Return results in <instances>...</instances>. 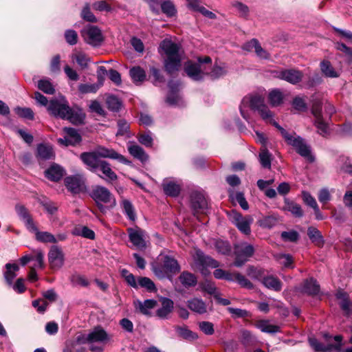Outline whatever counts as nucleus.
Listing matches in <instances>:
<instances>
[{"mask_svg": "<svg viewBox=\"0 0 352 352\" xmlns=\"http://www.w3.org/2000/svg\"><path fill=\"white\" fill-rule=\"evenodd\" d=\"M160 47L166 56L164 60L166 72L173 74L179 71L184 55L181 46L170 40H164L160 44Z\"/></svg>", "mask_w": 352, "mask_h": 352, "instance_id": "f257e3e1", "label": "nucleus"}, {"mask_svg": "<svg viewBox=\"0 0 352 352\" xmlns=\"http://www.w3.org/2000/svg\"><path fill=\"white\" fill-rule=\"evenodd\" d=\"M264 102V98L258 95H250L244 97L239 107L243 118L247 120L249 119V113L246 109L250 108L252 110L258 111L264 120L271 121L272 113L265 104Z\"/></svg>", "mask_w": 352, "mask_h": 352, "instance_id": "f03ea898", "label": "nucleus"}, {"mask_svg": "<svg viewBox=\"0 0 352 352\" xmlns=\"http://www.w3.org/2000/svg\"><path fill=\"white\" fill-rule=\"evenodd\" d=\"M283 137L286 142L293 146L299 155L311 162H314V158L311 153L310 148L304 139L296 135L295 133L290 134L287 131H283Z\"/></svg>", "mask_w": 352, "mask_h": 352, "instance_id": "7ed1b4c3", "label": "nucleus"}, {"mask_svg": "<svg viewBox=\"0 0 352 352\" xmlns=\"http://www.w3.org/2000/svg\"><path fill=\"white\" fill-rule=\"evenodd\" d=\"M254 252L253 245L246 242L238 243L234 247V254L236 256L234 265L236 267L242 266L248 259L252 257Z\"/></svg>", "mask_w": 352, "mask_h": 352, "instance_id": "20e7f679", "label": "nucleus"}, {"mask_svg": "<svg viewBox=\"0 0 352 352\" xmlns=\"http://www.w3.org/2000/svg\"><path fill=\"white\" fill-rule=\"evenodd\" d=\"M230 221L243 234L248 235L250 233V225L253 219L250 216H243L236 210L228 212Z\"/></svg>", "mask_w": 352, "mask_h": 352, "instance_id": "39448f33", "label": "nucleus"}, {"mask_svg": "<svg viewBox=\"0 0 352 352\" xmlns=\"http://www.w3.org/2000/svg\"><path fill=\"white\" fill-rule=\"evenodd\" d=\"M272 74L274 77L285 80L292 85L300 82L304 76L302 72L293 68L274 70Z\"/></svg>", "mask_w": 352, "mask_h": 352, "instance_id": "423d86ee", "label": "nucleus"}, {"mask_svg": "<svg viewBox=\"0 0 352 352\" xmlns=\"http://www.w3.org/2000/svg\"><path fill=\"white\" fill-rule=\"evenodd\" d=\"M48 111L55 117L65 119L69 111V106L67 101L62 100H52L47 107Z\"/></svg>", "mask_w": 352, "mask_h": 352, "instance_id": "0eeeda50", "label": "nucleus"}, {"mask_svg": "<svg viewBox=\"0 0 352 352\" xmlns=\"http://www.w3.org/2000/svg\"><path fill=\"white\" fill-rule=\"evenodd\" d=\"M65 184L67 188L73 193H79L86 190L85 179L82 175L65 177Z\"/></svg>", "mask_w": 352, "mask_h": 352, "instance_id": "6e6552de", "label": "nucleus"}, {"mask_svg": "<svg viewBox=\"0 0 352 352\" xmlns=\"http://www.w3.org/2000/svg\"><path fill=\"white\" fill-rule=\"evenodd\" d=\"M342 337L341 336H336L334 340L338 343L337 344H333L328 343L327 344L320 342L315 338H309V342L312 349L316 352H328L332 349L339 351L341 347L340 342L342 341Z\"/></svg>", "mask_w": 352, "mask_h": 352, "instance_id": "1a4fd4ad", "label": "nucleus"}, {"mask_svg": "<svg viewBox=\"0 0 352 352\" xmlns=\"http://www.w3.org/2000/svg\"><path fill=\"white\" fill-rule=\"evenodd\" d=\"M85 41L92 45H98L102 41L101 30L96 26L89 25L82 32Z\"/></svg>", "mask_w": 352, "mask_h": 352, "instance_id": "9d476101", "label": "nucleus"}, {"mask_svg": "<svg viewBox=\"0 0 352 352\" xmlns=\"http://www.w3.org/2000/svg\"><path fill=\"white\" fill-rule=\"evenodd\" d=\"M48 260L52 270L60 269L64 264V254L61 249L57 246H52L48 253Z\"/></svg>", "mask_w": 352, "mask_h": 352, "instance_id": "9b49d317", "label": "nucleus"}, {"mask_svg": "<svg viewBox=\"0 0 352 352\" xmlns=\"http://www.w3.org/2000/svg\"><path fill=\"white\" fill-rule=\"evenodd\" d=\"M94 151L99 158L103 157L117 160L120 162L127 165H130L131 163V161L127 160L124 156L119 154L111 148H107L104 146H98Z\"/></svg>", "mask_w": 352, "mask_h": 352, "instance_id": "f8f14e48", "label": "nucleus"}, {"mask_svg": "<svg viewBox=\"0 0 352 352\" xmlns=\"http://www.w3.org/2000/svg\"><path fill=\"white\" fill-rule=\"evenodd\" d=\"M91 197L96 202H102L104 204L112 203L116 204V200L110 191L105 187L98 186L91 192Z\"/></svg>", "mask_w": 352, "mask_h": 352, "instance_id": "ddd939ff", "label": "nucleus"}, {"mask_svg": "<svg viewBox=\"0 0 352 352\" xmlns=\"http://www.w3.org/2000/svg\"><path fill=\"white\" fill-rule=\"evenodd\" d=\"M129 236L130 241L139 249L146 248L145 232L140 228H129Z\"/></svg>", "mask_w": 352, "mask_h": 352, "instance_id": "4468645a", "label": "nucleus"}, {"mask_svg": "<svg viewBox=\"0 0 352 352\" xmlns=\"http://www.w3.org/2000/svg\"><path fill=\"white\" fill-rule=\"evenodd\" d=\"M193 259L195 265L199 268H204L206 267H211L216 268L219 267V264L218 261L214 260L210 256H206L201 251L196 250L194 255Z\"/></svg>", "mask_w": 352, "mask_h": 352, "instance_id": "2eb2a0df", "label": "nucleus"}, {"mask_svg": "<svg viewBox=\"0 0 352 352\" xmlns=\"http://www.w3.org/2000/svg\"><path fill=\"white\" fill-rule=\"evenodd\" d=\"M80 157L84 164L89 166L93 172H96L100 167V164L104 161L99 159L94 151L82 153L80 154Z\"/></svg>", "mask_w": 352, "mask_h": 352, "instance_id": "dca6fc26", "label": "nucleus"}, {"mask_svg": "<svg viewBox=\"0 0 352 352\" xmlns=\"http://www.w3.org/2000/svg\"><path fill=\"white\" fill-rule=\"evenodd\" d=\"M109 340L107 332L100 327H96L91 332L82 337V342H102Z\"/></svg>", "mask_w": 352, "mask_h": 352, "instance_id": "f3484780", "label": "nucleus"}, {"mask_svg": "<svg viewBox=\"0 0 352 352\" xmlns=\"http://www.w3.org/2000/svg\"><path fill=\"white\" fill-rule=\"evenodd\" d=\"M54 155L51 146L45 144H40L37 146L36 157L38 162L52 160Z\"/></svg>", "mask_w": 352, "mask_h": 352, "instance_id": "a211bd4d", "label": "nucleus"}, {"mask_svg": "<svg viewBox=\"0 0 352 352\" xmlns=\"http://www.w3.org/2000/svg\"><path fill=\"white\" fill-rule=\"evenodd\" d=\"M191 207L195 212H204L208 208V201L202 194L194 192L191 195Z\"/></svg>", "mask_w": 352, "mask_h": 352, "instance_id": "6ab92c4d", "label": "nucleus"}, {"mask_svg": "<svg viewBox=\"0 0 352 352\" xmlns=\"http://www.w3.org/2000/svg\"><path fill=\"white\" fill-rule=\"evenodd\" d=\"M164 193L170 197H177L181 190L180 185L170 179H164L162 184Z\"/></svg>", "mask_w": 352, "mask_h": 352, "instance_id": "aec40b11", "label": "nucleus"}, {"mask_svg": "<svg viewBox=\"0 0 352 352\" xmlns=\"http://www.w3.org/2000/svg\"><path fill=\"white\" fill-rule=\"evenodd\" d=\"M66 120H69L71 123L78 125L84 123L85 119V113L80 108H70L68 111Z\"/></svg>", "mask_w": 352, "mask_h": 352, "instance_id": "412c9836", "label": "nucleus"}, {"mask_svg": "<svg viewBox=\"0 0 352 352\" xmlns=\"http://www.w3.org/2000/svg\"><path fill=\"white\" fill-rule=\"evenodd\" d=\"M188 307L192 311L204 314L207 312V305L205 302L198 298H193L187 302Z\"/></svg>", "mask_w": 352, "mask_h": 352, "instance_id": "4be33fe9", "label": "nucleus"}, {"mask_svg": "<svg viewBox=\"0 0 352 352\" xmlns=\"http://www.w3.org/2000/svg\"><path fill=\"white\" fill-rule=\"evenodd\" d=\"M157 305V301L153 299L146 300L144 302H141L138 300L134 301V306L136 309L139 310V311L146 316L150 315L149 310L153 309Z\"/></svg>", "mask_w": 352, "mask_h": 352, "instance_id": "5701e85b", "label": "nucleus"}, {"mask_svg": "<svg viewBox=\"0 0 352 352\" xmlns=\"http://www.w3.org/2000/svg\"><path fill=\"white\" fill-rule=\"evenodd\" d=\"M128 151L133 157L139 160L142 162H144L148 159V156L144 150L138 144L129 142L128 145Z\"/></svg>", "mask_w": 352, "mask_h": 352, "instance_id": "b1692460", "label": "nucleus"}, {"mask_svg": "<svg viewBox=\"0 0 352 352\" xmlns=\"http://www.w3.org/2000/svg\"><path fill=\"white\" fill-rule=\"evenodd\" d=\"M196 65H198V71L201 74V78H203L204 76L209 74V69H211L212 65V59L207 56L198 57Z\"/></svg>", "mask_w": 352, "mask_h": 352, "instance_id": "393cba45", "label": "nucleus"}, {"mask_svg": "<svg viewBox=\"0 0 352 352\" xmlns=\"http://www.w3.org/2000/svg\"><path fill=\"white\" fill-rule=\"evenodd\" d=\"M6 270L3 272V277L9 286L12 285V281L16 276V272L19 270V266L16 263H7L5 265Z\"/></svg>", "mask_w": 352, "mask_h": 352, "instance_id": "a878e982", "label": "nucleus"}, {"mask_svg": "<svg viewBox=\"0 0 352 352\" xmlns=\"http://www.w3.org/2000/svg\"><path fill=\"white\" fill-rule=\"evenodd\" d=\"M64 170L58 165L54 164L45 171V177L51 181L58 182L63 176Z\"/></svg>", "mask_w": 352, "mask_h": 352, "instance_id": "bb28decb", "label": "nucleus"}, {"mask_svg": "<svg viewBox=\"0 0 352 352\" xmlns=\"http://www.w3.org/2000/svg\"><path fill=\"white\" fill-rule=\"evenodd\" d=\"M98 169L102 173L104 177L98 175L99 177L105 179L107 182L116 181L118 179V176L114 171L112 170L111 166L109 162L103 161L100 164Z\"/></svg>", "mask_w": 352, "mask_h": 352, "instance_id": "cd10ccee", "label": "nucleus"}, {"mask_svg": "<svg viewBox=\"0 0 352 352\" xmlns=\"http://www.w3.org/2000/svg\"><path fill=\"white\" fill-rule=\"evenodd\" d=\"M320 66L321 72L325 77L338 78L340 76V72L335 69L330 61L324 60L320 63Z\"/></svg>", "mask_w": 352, "mask_h": 352, "instance_id": "c85d7f7f", "label": "nucleus"}, {"mask_svg": "<svg viewBox=\"0 0 352 352\" xmlns=\"http://www.w3.org/2000/svg\"><path fill=\"white\" fill-rule=\"evenodd\" d=\"M338 299L340 300V306L347 314H352V302L349 298V295L342 291H338L336 294Z\"/></svg>", "mask_w": 352, "mask_h": 352, "instance_id": "c756f323", "label": "nucleus"}, {"mask_svg": "<svg viewBox=\"0 0 352 352\" xmlns=\"http://www.w3.org/2000/svg\"><path fill=\"white\" fill-rule=\"evenodd\" d=\"M302 292L309 295L315 296L320 293V286L315 279L311 278L305 280Z\"/></svg>", "mask_w": 352, "mask_h": 352, "instance_id": "7c9ffc66", "label": "nucleus"}, {"mask_svg": "<svg viewBox=\"0 0 352 352\" xmlns=\"http://www.w3.org/2000/svg\"><path fill=\"white\" fill-rule=\"evenodd\" d=\"M15 209L18 215L25 221L28 229L34 228L35 224L28 210L22 205H16Z\"/></svg>", "mask_w": 352, "mask_h": 352, "instance_id": "2f4dec72", "label": "nucleus"}, {"mask_svg": "<svg viewBox=\"0 0 352 352\" xmlns=\"http://www.w3.org/2000/svg\"><path fill=\"white\" fill-rule=\"evenodd\" d=\"M173 309V302L169 298H164L162 301V307L157 309L156 314L160 318H166Z\"/></svg>", "mask_w": 352, "mask_h": 352, "instance_id": "473e14b6", "label": "nucleus"}, {"mask_svg": "<svg viewBox=\"0 0 352 352\" xmlns=\"http://www.w3.org/2000/svg\"><path fill=\"white\" fill-rule=\"evenodd\" d=\"M30 231L34 232L36 235V239L37 241L42 243H54L56 242V239L55 236L48 232H40L38 231L36 225H34V228H30Z\"/></svg>", "mask_w": 352, "mask_h": 352, "instance_id": "72a5a7b5", "label": "nucleus"}, {"mask_svg": "<svg viewBox=\"0 0 352 352\" xmlns=\"http://www.w3.org/2000/svg\"><path fill=\"white\" fill-rule=\"evenodd\" d=\"M71 59L73 62L76 61L82 69L87 68L89 62V58L83 52L78 50L73 52Z\"/></svg>", "mask_w": 352, "mask_h": 352, "instance_id": "f704fd0d", "label": "nucleus"}, {"mask_svg": "<svg viewBox=\"0 0 352 352\" xmlns=\"http://www.w3.org/2000/svg\"><path fill=\"white\" fill-rule=\"evenodd\" d=\"M163 267L166 272H170L175 274L179 271V266L177 261L168 256L164 257Z\"/></svg>", "mask_w": 352, "mask_h": 352, "instance_id": "c9c22d12", "label": "nucleus"}, {"mask_svg": "<svg viewBox=\"0 0 352 352\" xmlns=\"http://www.w3.org/2000/svg\"><path fill=\"white\" fill-rule=\"evenodd\" d=\"M263 285L268 289L278 292L282 289V283L279 279L273 276L265 277L263 279Z\"/></svg>", "mask_w": 352, "mask_h": 352, "instance_id": "e433bc0d", "label": "nucleus"}, {"mask_svg": "<svg viewBox=\"0 0 352 352\" xmlns=\"http://www.w3.org/2000/svg\"><path fill=\"white\" fill-rule=\"evenodd\" d=\"M179 280L185 287H193L197 284V278L188 272H183L179 276Z\"/></svg>", "mask_w": 352, "mask_h": 352, "instance_id": "4c0bfd02", "label": "nucleus"}, {"mask_svg": "<svg viewBox=\"0 0 352 352\" xmlns=\"http://www.w3.org/2000/svg\"><path fill=\"white\" fill-rule=\"evenodd\" d=\"M256 327L261 331L268 333H274L280 331V327L270 323L268 320H259L256 322Z\"/></svg>", "mask_w": 352, "mask_h": 352, "instance_id": "58836bf2", "label": "nucleus"}, {"mask_svg": "<svg viewBox=\"0 0 352 352\" xmlns=\"http://www.w3.org/2000/svg\"><path fill=\"white\" fill-rule=\"evenodd\" d=\"M184 70L187 75L193 80H198L202 79L201 74L198 71V65L191 61L186 63Z\"/></svg>", "mask_w": 352, "mask_h": 352, "instance_id": "ea45409f", "label": "nucleus"}, {"mask_svg": "<svg viewBox=\"0 0 352 352\" xmlns=\"http://www.w3.org/2000/svg\"><path fill=\"white\" fill-rule=\"evenodd\" d=\"M284 210L290 212L296 217H301L303 215V211L300 206L294 201L285 200Z\"/></svg>", "mask_w": 352, "mask_h": 352, "instance_id": "a19ab883", "label": "nucleus"}, {"mask_svg": "<svg viewBox=\"0 0 352 352\" xmlns=\"http://www.w3.org/2000/svg\"><path fill=\"white\" fill-rule=\"evenodd\" d=\"M129 74L135 83L142 82L146 78L144 70L139 66L131 68Z\"/></svg>", "mask_w": 352, "mask_h": 352, "instance_id": "79ce46f5", "label": "nucleus"}, {"mask_svg": "<svg viewBox=\"0 0 352 352\" xmlns=\"http://www.w3.org/2000/svg\"><path fill=\"white\" fill-rule=\"evenodd\" d=\"M259 161L263 168L269 169L271 168L272 155L270 153L266 146L262 147L261 150Z\"/></svg>", "mask_w": 352, "mask_h": 352, "instance_id": "37998d69", "label": "nucleus"}, {"mask_svg": "<svg viewBox=\"0 0 352 352\" xmlns=\"http://www.w3.org/2000/svg\"><path fill=\"white\" fill-rule=\"evenodd\" d=\"M307 234L313 243L317 245L323 244V239L320 232L314 227H309L307 230Z\"/></svg>", "mask_w": 352, "mask_h": 352, "instance_id": "c03bdc74", "label": "nucleus"}, {"mask_svg": "<svg viewBox=\"0 0 352 352\" xmlns=\"http://www.w3.org/2000/svg\"><path fill=\"white\" fill-rule=\"evenodd\" d=\"M63 131L69 139L71 145H75L81 141V136L76 129L71 127H65L63 128Z\"/></svg>", "mask_w": 352, "mask_h": 352, "instance_id": "a18cd8bd", "label": "nucleus"}, {"mask_svg": "<svg viewBox=\"0 0 352 352\" xmlns=\"http://www.w3.org/2000/svg\"><path fill=\"white\" fill-rule=\"evenodd\" d=\"M268 99L272 107H276L283 102V96L280 91L274 89L270 92Z\"/></svg>", "mask_w": 352, "mask_h": 352, "instance_id": "49530a36", "label": "nucleus"}, {"mask_svg": "<svg viewBox=\"0 0 352 352\" xmlns=\"http://www.w3.org/2000/svg\"><path fill=\"white\" fill-rule=\"evenodd\" d=\"M230 197L232 199H235L240 205V206L245 210H248L249 205L247 202L243 193L241 192H236L235 195L233 191H229Z\"/></svg>", "mask_w": 352, "mask_h": 352, "instance_id": "de8ad7c7", "label": "nucleus"}, {"mask_svg": "<svg viewBox=\"0 0 352 352\" xmlns=\"http://www.w3.org/2000/svg\"><path fill=\"white\" fill-rule=\"evenodd\" d=\"M241 341L245 345H250L256 342V337L246 329L241 331Z\"/></svg>", "mask_w": 352, "mask_h": 352, "instance_id": "09e8293b", "label": "nucleus"}, {"mask_svg": "<svg viewBox=\"0 0 352 352\" xmlns=\"http://www.w3.org/2000/svg\"><path fill=\"white\" fill-rule=\"evenodd\" d=\"M314 124L320 135L325 136L329 133L328 124L324 121L323 118L315 120Z\"/></svg>", "mask_w": 352, "mask_h": 352, "instance_id": "8fccbe9b", "label": "nucleus"}, {"mask_svg": "<svg viewBox=\"0 0 352 352\" xmlns=\"http://www.w3.org/2000/svg\"><path fill=\"white\" fill-rule=\"evenodd\" d=\"M122 206L129 219L131 221H135L136 215L132 204L129 200L124 199L122 201Z\"/></svg>", "mask_w": 352, "mask_h": 352, "instance_id": "3c124183", "label": "nucleus"}, {"mask_svg": "<svg viewBox=\"0 0 352 352\" xmlns=\"http://www.w3.org/2000/svg\"><path fill=\"white\" fill-rule=\"evenodd\" d=\"M38 88L47 94H53L55 89L48 80H41L38 82Z\"/></svg>", "mask_w": 352, "mask_h": 352, "instance_id": "603ef678", "label": "nucleus"}, {"mask_svg": "<svg viewBox=\"0 0 352 352\" xmlns=\"http://www.w3.org/2000/svg\"><path fill=\"white\" fill-rule=\"evenodd\" d=\"M107 107L111 111H117L120 109L121 102L120 100L113 96H108L106 100Z\"/></svg>", "mask_w": 352, "mask_h": 352, "instance_id": "864d4df0", "label": "nucleus"}, {"mask_svg": "<svg viewBox=\"0 0 352 352\" xmlns=\"http://www.w3.org/2000/svg\"><path fill=\"white\" fill-rule=\"evenodd\" d=\"M14 111L21 118L29 120L34 119V112L30 108L17 107L14 109Z\"/></svg>", "mask_w": 352, "mask_h": 352, "instance_id": "5fc2aeb1", "label": "nucleus"}, {"mask_svg": "<svg viewBox=\"0 0 352 352\" xmlns=\"http://www.w3.org/2000/svg\"><path fill=\"white\" fill-rule=\"evenodd\" d=\"M163 13L168 16H174L176 13V9L173 3L170 1H164L161 4Z\"/></svg>", "mask_w": 352, "mask_h": 352, "instance_id": "6e6d98bb", "label": "nucleus"}, {"mask_svg": "<svg viewBox=\"0 0 352 352\" xmlns=\"http://www.w3.org/2000/svg\"><path fill=\"white\" fill-rule=\"evenodd\" d=\"M278 222L277 217L275 216H267L260 220V226L265 228H272Z\"/></svg>", "mask_w": 352, "mask_h": 352, "instance_id": "4d7b16f0", "label": "nucleus"}, {"mask_svg": "<svg viewBox=\"0 0 352 352\" xmlns=\"http://www.w3.org/2000/svg\"><path fill=\"white\" fill-rule=\"evenodd\" d=\"M226 74V69L224 65L220 66L215 65L212 70L209 72L208 76H210L212 78L216 79Z\"/></svg>", "mask_w": 352, "mask_h": 352, "instance_id": "13d9d810", "label": "nucleus"}, {"mask_svg": "<svg viewBox=\"0 0 352 352\" xmlns=\"http://www.w3.org/2000/svg\"><path fill=\"white\" fill-rule=\"evenodd\" d=\"M70 280L74 285H80L87 287L89 285V281L87 279L82 275L74 274L71 276Z\"/></svg>", "mask_w": 352, "mask_h": 352, "instance_id": "bf43d9fd", "label": "nucleus"}, {"mask_svg": "<svg viewBox=\"0 0 352 352\" xmlns=\"http://www.w3.org/2000/svg\"><path fill=\"white\" fill-rule=\"evenodd\" d=\"M232 6L237 10L240 16L245 19L248 18L250 12V10L248 6L239 1L234 2Z\"/></svg>", "mask_w": 352, "mask_h": 352, "instance_id": "052dcab7", "label": "nucleus"}, {"mask_svg": "<svg viewBox=\"0 0 352 352\" xmlns=\"http://www.w3.org/2000/svg\"><path fill=\"white\" fill-rule=\"evenodd\" d=\"M138 285L144 288H146L149 292L155 290L154 283L147 277H140L138 278Z\"/></svg>", "mask_w": 352, "mask_h": 352, "instance_id": "680f3d73", "label": "nucleus"}, {"mask_svg": "<svg viewBox=\"0 0 352 352\" xmlns=\"http://www.w3.org/2000/svg\"><path fill=\"white\" fill-rule=\"evenodd\" d=\"M101 85L98 84H81L79 85V91L82 94L95 93Z\"/></svg>", "mask_w": 352, "mask_h": 352, "instance_id": "e2e57ef3", "label": "nucleus"}, {"mask_svg": "<svg viewBox=\"0 0 352 352\" xmlns=\"http://www.w3.org/2000/svg\"><path fill=\"white\" fill-rule=\"evenodd\" d=\"M65 38L67 43L74 45L78 42V34L73 30H67L65 32Z\"/></svg>", "mask_w": 352, "mask_h": 352, "instance_id": "0e129e2a", "label": "nucleus"}, {"mask_svg": "<svg viewBox=\"0 0 352 352\" xmlns=\"http://www.w3.org/2000/svg\"><path fill=\"white\" fill-rule=\"evenodd\" d=\"M278 263L285 267H289L293 263V258L289 254H279L276 256Z\"/></svg>", "mask_w": 352, "mask_h": 352, "instance_id": "69168bd1", "label": "nucleus"}, {"mask_svg": "<svg viewBox=\"0 0 352 352\" xmlns=\"http://www.w3.org/2000/svg\"><path fill=\"white\" fill-rule=\"evenodd\" d=\"M215 248L218 252L222 254H226L230 252V248L228 242L223 241H217L215 243Z\"/></svg>", "mask_w": 352, "mask_h": 352, "instance_id": "338daca9", "label": "nucleus"}, {"mask_svg": "<svg viewBox=\"0 0 352 352\" xmlns=\"http://www.w3.org/2000/svg\"><path fill=\"white\" fill-rule=\"evenodd\" d=\"M282 239L285 241L296 242L299 237L296 231L292 230L289 232H283L281 233Z\"/></svg>", "mask_w": 352, "mask_h": 352, "instance_id": "774afa93", "label": "nucleus"}]
</instances>
